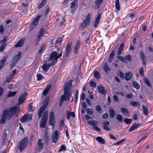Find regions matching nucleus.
Listing matches in <instances>:
<instances>
[{
	"label": "nucleus",
	"mask_w": 153,
	"mask_h": 153,
	"mask_svg": "<svg viewBox=\"0 0 153 153\" xmlns=\"http://www.w3.org/2000/svg\"><path fill=\"white\" fill-rule=\"evenodd\" d=\"M19 110L16 106H13L9 109L4 110L2 114L1 119L0 120V125L1 124L4 123L6 119L10 120L14 115L16 117H17L19 113Z\"/></svg>",
	"instance_id": "f257e3e1"
},
{
	"label": "nucleus",
	"mask_w": 153,
	"mask_h": 153,
	"mask_svg": "<svg viewBox=\"0 0 153 153\" xmlns=\"http://www.w3.org/2000/svg\"><path fill=\"white\" fill-rule=\"evenodd\" d=\"M72 81V80H70L64 85L63 89L64 92V95L61 96L60 100L63 102L64 101L66 100V99L67 98V97L69 100V98L71 96V88L72 86L71 83Z\"/></svg>",
	"instance_id": "f03ea898"
},
{
	"label": "nucleus",
	"mask_w": 153,
	"mask_h": 153,
	"mask_svg": "<svg viewBox=\"0 0 153 153\" xmlns=\"http://www.w3.org/2000/svg\"><path fill=\"white\" fill-rule=\"evenodd\" d=\"M49 100V97H47L43 102V105L40 108L38 113L39 118L41 117L42 114L45 111L47 108Z\"/></svg>",
	"instance_id": "7ed1b4c3"
},
{
	"label": "nucleus",
	"mask_w": 153,
	"mask_h": 153,
	"mask_svg": "<svg viewBox=\"0 0 153 153\" xmlns=\"http://www.w3.org/2000/svg\"><path fill=\"white\" fill-rule=\"evenodd\" d=\"M28 139L27 137H25L20 142L19 145V151L21 152L27 146Z\"/></svg>",
	"instance_id": "20e7f679"
},
{
	"label": "nucleus",
	"mask_w": 153,
	"mask_h": 153,
	"mask_svg": "<svg viewBox=\"0 0 153 153\" xmlns=\"http://www.w3.org/2000/svg\"><path fill=\"white\" fill-rule=\"evenodd\" d=\"M58 53L56 51H53L51 54L49 60L53 61L51 62V65H54L57 62L58 60Z\"/></svg>",
	"instance_id": "39448f33"
},
{
	"label": "nucleus",
	"mask_w": 153,
	"mask_h": 153,
	"mask_svg": "<svg viewBox=\"0 0 153 153\" xmlns=\"http://www.w3.org/2000/svg\"><path fill=\"white\" fill-rule=\"evenodd\" d=\"M91 17L90 13H88L86 17V18L84 20L83 23L81 25V27L82 29L84 30L89 25Z\"/></svg>",
	"instance_id": "423d86ee"
},
{
	"label": "nucleus",
	"mask_w": 153,
	"mask_h": 153,
	"mask_svg": "<svg viewBox=\"0 0 153 153\" xmlns=\"http://www.w3.org/2000/svg\"><path fill=\"white\" fill-rule=\"evenodd\" d=\"M48 111H46L42 118L40 124V127L42 128H45L46 126V122L48 119Z\"/></svg>",
	"instance_id": "0eeeda50"
},
{
	"label": "nucleus",
	"mask_w": 153,
	"mask_h": 153,
	"mask_svg": "<svg viewBox=\"0 0 153 153\" xmlns=\"http://www.w3.org/2000/svg\"><path fill=\"white\" fill-rule=\"evenodd\" d=\"M32 115L31 114H26L24 115L21 118V122L22 123L27 122L31 120Z\"/></svg>",
	"instance_id": "6e6552de"
},
{
	"label": "nucleus",
	"mask_w": 153,
	"mask_h": 153,
	"mask_svg": "<svg viewBox=\"0 0 153 153\" xmlns=\"http://www.w3.org/2000/svg\"><path fill=\"white\" fill-rule=\"evenodd\" d=\"M72 45V42H69L67 44L65 49L66 52L64 54L65 56L67 57L69 55L71 54L72 51V49L71 48Z\"/></svg>",
	"instance_id": "1a4fd4ad"
},
{
	"label": "nucleus",
	"mask_w": 153,
	"mask_h": 153,
	"mask_svg": "<svg viewBox=\"0 0 153 153\" xmlns=\"http://www.w3.org/2000/svg\"><path fill=\"white\" fill-rule=\"evenodd\" d=\"M41 17V16L39 15L35 18L30 25V30H32L35 27Z\"/></svg>",
	"instance_id": "9d476101"
},
{
	"label": "nucleus",
	"mask_w": 153,
	"mask_h": 153,
	"mask_svg": "<svg viewBox=\"0 0 153 153\" xmlns=\"http://www.w3.org/2000/svg\"><path fill=\"white\" fill-rule=\"evenodd\" d=\"M27 93L25 92L19 97L18 101V104L20 105L22 104L27 98Z\"/></svg>",
	"instance_id": "9b49d317"
},
{
	"label": "nucleus",
	"mask_w": 153,
	"mask_h": 153,
	"mask_svg": "<svg viewBox=\"0 0 153 153\" xmlns=\"http://www.w3.org/2000/svg\"><path fill=\"white\" fill-rule=\"evenodd\" d=\"M59 137V132L58 131H55L54 133L53 134L52 139V143H56Z\"/></svg>",
	"instance_id": "f8f14e48"
},
{
	"label": "nucleus",
	"mask_w": 153,
	"mask_h": 153,
	"mask_svg": "<svg viewBox=\"0 0 153 153\" xmlns=\"http://www.w3.org/2000/svg\"><path fill=\"white\" fill-rule=\"evenodd\" d=\"M8 58V55H6L0 61V70L4 67L5 62Z\"/></svg>",
	"instance_id": "ddd939ff"
},
{
	"label": "nucleus",
	"mask_w": 153,
	"mask_h": 153,
	"mask_svg": "<svg viewBox=\"0 0 153 153\" xmlns=\"http://www.w3.org/2000/svg\"><path fill=\"white\" fill-rule=\"evenodd\" d=\"M103 0H96L95 1V5L94 8L97 10L99 8L101 4L102 3Z\"/></svg>",
	"instance_id": "4468645a"
},
{
	"label": "nucleus",
	"mask_w": 153,
	"mask_h": 153,
	"mask_svg": "<svg viewBox=\"0 0 153 153\" xmlns=\"http://www.w3.org/2000/svg\"><path fill=\"white\" fill-rule=\"evenodd\" d=\"M98 90L99 92L101 93L102 95H104L107 93V91L105 88L102 86H100L98 87Z\"/></svg>",
	"instance_id": "2eb2a0df"
},
{
	"label": "nucleus",
	"mask_w": 153,
	"mask_h": 153,
	"mask_svg": "<svg viewBox=\"0 0 153 153\" xmlns=\"http://www.w3.org/2000/svg\"><path fill=\"white\" fill-rule=\"evenodd\" d=\"M76 42L77 43L75 45L74 48V51L75 53H76V54H77V52L79 51L81 45V44L79 43V41L77 40Z\"/></svg>",
	"instance_id": "dca6fc26"
},
{
	"label": "nucleus",
	"mask_w": 153,
	"mask_h": 153,
	"mask_svg": "<svg viewBox=\"0 0 153 153\" xmlns=\"http://www.w3.org/2000/svg\"><path fill=\"white\" fill-rule=\"evenodd\" d=\"M140 124H137L136 123L133 124L132 126L129 129V132L135 130L137 129L138 127L140 125Z\"/></svg>",
	"instance_id": "f3484780"
},
{
	"label": "nucleus",
	"mask_w": 153,
	"mask_h": 153,
	"mask_svg": "<svg viewBox=\"0 0 153 153\" xmlns=\"http://www.w3.org/2000/svg\"><path fill=\"white\" fill-rule=\"evenodd\" d=\"M25 39H22L19 42L16 44L15 47L16 48L20 47L24 45Z\"/></svg>",
	"instance_id": "a211bd4d"
},
{
	"label": "nucleus",
	"mask_w": 153,
	"mask_h": 153,
	"mask_svg": "<svg viewBox=\"0 0 153 153\" xmlns=\"http://www.w3.org/2000/svg\"><path fill=\"white\" fill-rule=\"evenodd\" d=\"M51 63L48 64H44L42 66V68L46 72L47 71L51 66L54 65H51Z\"/></svg>",
	"instance_id": "6ab92c4d"
},
{
	"label": "nucleus",
	"mask_w": 153,
	"mask_h": 153,
	"mask_svg": "<svg viewBox=\"0 0 153 153\" xmlns=\"http://www.w3.org/2000/svg\"><path fill=\"white\" fill-rule=\"evenodd\" d=\"M140 55L141 56V60L143 64L146 66V57L142 51H140Z\"/></svg>",
	"instance_id": "aec40b11"
},
{
	"label": "nucleus",
	"mask_w": 153,
	"mask_h": 153,
	"mask_svg": "<svg viewBox=\"0 0 153 153\" xmlns=\"http://www.w3.org/2000/svg\"><path fill=\"white\" fill-rule=\"evenodd\" d=\"M37 145L39 150L41 151L43 147V142H42L41 139H39L38 140Z\"/></svg>",
	"instance_id": "412c9836"
},
{
	"label": "nucleus",
	"mask_w": 153,
	"mask_h": 153,
	"mask_svg": "<svg viewBox=\"0 0 153 153\" xmlns=\"http://www.w3.org/2000/svg\"><path fill=\"white\" fill-rule=\"evenodd\" d=\"M51 84L48 85L46 87V88L44 89L43 92V95L45 96L48 93L49 90L51 88Z\"/></svg>",
	"instance_id": "4be33fe9"
},
{
	"label": "nucleus",
	"mask_w": 153,
	"mask_h": 153,
	"mask_svg": "<svg viewBox=\"0 0 153 153\" xmlns=\"http://www.w3.org/2000/svg\"><path fill=\"white\" fill-rule=\"evenodd\" d=\"M124 46V45L123 43L120 46L118 50L117 54L118 55H120L122 54L123 51Z\"/></svg>",
	"instance_id": "5701e85b"
},
{
	"label": "nucleus",
	"mask_w": 153,
	"mask_h": 153,
	"mask_svg": "<svg viewBox=\"0 0 153 153\" xmlns=\"http://www.w3.org/2000/svg\"><path fill=\"white\" fill-rule=\"evenodd\" d=\"M132 74L130 72H128L125 74V79L126 81L130 80L132 77Z\"/></svg>",
	"instance_id": "b1692460"
},
{
	"label": "nucleus",
	"mask_w": 153,
	"mask_h": 153,
	"mask_svg": "<svg viewBox=\"0 0 153 153\" xmlns=\"http://www.w3.org/2000/svg\"><path fill=\"white\" fill-rule=\"evenodd\" d=\"M94 76L95 78L97 79H100L101 78V74L98 71H95L94 72Z\"/></svg>",
	"instance_id": "393cba45"
},
{
	"label": "nucleus",
	"mask_w": 153,
	"mask_h": 153,
	"mask_svg": "<svg viewBox=\"0 0 153 153\" xmlns=\"http://www.w3.org/2000/svg\"><path fill=\"white\" fill-rule=\"evenodd\" d=\"M103 69L106 73H107L108 71H111L110 68L109 67L108 64L106 62H105L103 67Z\"/></svg>",
	"instance_id": "a878e982"
},
{
	"label": "nucleus",
	"mask_w": 153,
	"mask_h": 153,
	"mask_svg": "<svg viewBox=\"0 0 153 153\" xmlns=\"http://www.w3.org/2000/svg\"><path fill=\"white\" fill-rule=\"evenodd\" d=\"M70 117L74 118L75 117V114L74 112H71L70 111H68L67 113V118L68 120L69 119Z\"/></svg>",
	"instance_id": "bb28decb"
},
{
	"label": "nucleus",
	"mask_w": 153,
	"mask_h": 153,
	"mask_svg": "<svg viewBox=\"0 0 153 153\" xmlns=\"http://www.w3.org/2000/svg\"><path fill=\"white\" fill-rule=\"evenodd\" d=\"M22 53L20 52H19L13 58V59L14 60H15L17 62L18 60H19L21 57Z\"/></svg>",
	"instance_id": "cd10ccee"
},
{
	"label": "nucleus",
	"mask_w": 153,
	"mask_h": 153,
	"mask_svg": "<svg viewBox=\"0 0 153 153\" xmlns=\"http://www.w3.org/2000/svg\"><path fill=\"white\" fill-rule=\"evenodd\" d=\"M44 140L45 142V143L47 145L49 144V136L48 133L45 132L44 137Z\"/></svg>",
	"instance_id": "c85d7f7f"
},
{
	"label": "nucleus",
	"mask_w": 153,
	"mask_h": 153,
	"mask_svg": "<svg viewBox=\"0 0 153 153\" xmlns=\"http://www.w3.org/2000/svg\"><path fill=\"white\" fill-rule=\"evenodd\" d=\"M97 140L101 144H104L105 142L104 140L101 137H98L96 138Z\"/></svg>",
	"instance_id": "c756f323"
},
{
	"label": "nucleus",
	"mask_w": 153,
	"mask_h": 153,
	"mask_svg": "<svg viewBox=\"0 0 153 153\" xmlns=\"http://www.w3.org/2000/svg\"><path fill=\"white\" fill-rule=\"evenodd\" d=\"M115 55V51H113L111 52L108 59V61L109 62H111L112 60L113 59L114 56Z\"/></svg>",
	"instance_id": "7c9ffc66"
},
{
	"label": "nucleus",
	"mask_w": 153,
	"mask_h": 153,
	"mask_svg": "<svg viewBox=\"0 0 153 153\" xmlns=\"http://www.w3.org/2000/svg\"><path fill=\"white\" fill-rule=\"evenodd\" d=\"M109 112L110 117L111 118H113L116 114L115 111L112 109H111L109 110Z\"/></svg>",
	"instance_id": "2f4dec72"
},
{
	"label": "nucleus",
	"mask_w": 153,
	"mask_h": 153,
	"mask_svg": "<svg viewBox=\"0 0 153 153\" xmlns=\"http://www.w3.org/2000/svg\"><path fill=\"white\" fill-rule=\"evenodd\" d=\"M87 123L90 125L93 126H97L98 125V122L95 120L88 121Z\"/></svg>",
	"instance_id": "473e14b6"
},
{
	"label": "nucleus",
	"mask_w": 153,
	"mask_h": 153,
	"mask_svg": "<svg viewBox=\"0 0 153 153\" xmlns=\"http://www.w3.org/2000/svg\"><path fill=\"white\" fill-rule=\"evenodd\" d=\"M132 86L137 89H139L140 87V85L136 81L133 82Z\"/></svg>",
	"instance_id": "72a5a7b5"
},
{
	"label": "nucleus",
	"mask_w": 153,
	"mask_h": 153,
	"mask_svg": "<svg viewBox=\"0 0 153 153\" xmlns=\"http://www.w3.org/2000/svg\"><path fill=\"white\" fill-rule=\"evenodd\" d=\"M120 110L122 113L126 115L129 114V111L126 108H121Z\"/></svg>",
	"instance_id": "f704fd0d"
},
{
	"label": "nucleus",
	"mask_w": 153,
	"mask_h": 153,
	"mask_svg": "<svg viewBox=\"0 0 153 153\" xmlns=\"http://www.w3.org/2000/svg\"><path fill=\"white\" fill-rule=\"evenodd\" d=\"M17 92V91H14L13 92L10 91L8 94L7 97H14L16 95Z\"/></svg>",
	"instance_id": "c9c22d12"
},
{
	"label": "nucleus",
	"mask_w": 153,
	"mask_h": 153,
	"mask_svg": "<svg viewBox=\"0 0 153 153\" xmlns=\"http://www.w3.org/2000/svg\"><path fill=\"white\" fill-rule=\"evenodd\" d=\"M142 108L143 112L145 115H146L148 113V109L146 107L144 106V105L142 106Z\"/></svg>",
	"instance_id": "e433bc0d"
},
{
	"label": "nucleus",
	"mask_w": 153,
	"mask_h": 153,
	"mask_svg": "<svg viewBox=\"0 0 153 153\" xmlns=\"http://www.w3.org/2000/svg\"><path fill=\"white\" fill-rule=\"evenodd\" d=\"M144 82L146 84V85L148 86H149L150 87H152V85L151 84H150V82H149V80L148 79L146 78V77H145L144 78Z\"/></svg>",
	"instance_id": "4c0bfd02"
},
{
	"label": "nucleus",
	"mask_w": 153,
	"mask_h": 153,
	"mask_svg": "<svg viewBox=\"0 0 153 153\" xmlns=\"http://www.w3.org/2000/svg\"><path fill=\"white\" fill-rule=\"evenodd\" d=\"M65 150H66V146L65 145H62L61 146L60 148L58 151V152H60L62 151H65Z\"/></svg>",
	"instance_id": "58836bf2"
},
{
	"label": "nucleus",
	"mask_w": 153,
	"mask_h": 153,
	"mask_svg": "<svg viewBox=\"0 0 153 153\" xmlns=\"http://www.w3.org/2000/svg\"><path fill=\"white\" fill-rule=\"evenodd\" d=\"M116 118L117 120L120 122H122L123 120L122 116L120 114H118L116 115Z\"/></svg>",
	"instance_id": "ea45409f"
},
{
	"label": "nucleus",
	"mask_w": 153,
	"mask_h": 153,
	"mask_svg": "<svg viewBox=\"0 0 153 153\" xmlns=\"http://www.w3.org/2000/svg\"><path fill=\"white\" fill-rule=\"evenodd\" d=\"M55 122V118H50L49 123L50 125L53 126V124Z\"/></svg>",
	"instance_id": "a19ab883"
},
{
	"label": "nucleus",
	"mask_w": 153,
	"mask_h": 153,
	"mask_svg": "<svg viewBox=\"0 0 153 153\" xmlns=\"http://www.w3.org/2000/svg\"><path fill=\"white\" fill-rule=\"evenodd\" d=\"M28 108L30 111L33 112L34 111L35 108L32 105V104L30 103L28 106Z\"/></svg>",
	"instance_id": "79ce46f5"
},
{
	"label": "nucleus",
	"mask_w": 153,
	"mask_h": 153,
	"mask_svg": "<svg viewBox=\"0 0 153 153\" xmlns=\"http://www.w3.org/2000/svg\"><path fill=\"white\" fill-rule=\"evenodd\" d=\"M132 120L131 119H129L128 118H126L124 120V121L127 124H130L132 122Z\"/></svg>",
	"instance_id": "37998d69"
},
{
	"label": "nucleus",
	"mask_w": 153,
	"mask_h": 153,
	"mask_svg": "<svg viewBox=\"0 0 153 153\" xmlns=\"http://www.w3.org/2000/svg\"><path fill=\"white\" fill-rule=\"evenodd\" d=\"M130 105H131L135 106H137L140 105L139 103L137 101L132 102H130Z\"/></svg>",
	"instance_id": "c03bdc74"
},
{
	"label": "nucleus",
	"mask_w": 153,
	"mask_h": 153,
	"mask_svg": "<svg viewBox=\"0 0 153 153\" xmlns=\"http://www.w3.org/2000/svg\"><path fill=\"white\" fill-rule=\"evenodd\" d=\"M125 59L127 60L129 62H131L132 60L131 56L129 55H128L125 56Z\"/></svg>",
	"instance_id": "a18cd8bd"
},
{
	"label": "nucleus",
	"mask_w": 153,
	"mask_h": 153,
	"mask_svg": "<svg viewBox=\"0 0 153 153\" xmlns=\"http://www.w3.org/2000/svg\"><path fill=\"white\" fill-rule=\"evenodd\" d=\"M46 1H47V0H42L41 3L39 5L38 7V8L39 9H40L41 7H43V6L45 4Z\"/></svg>",
	"instance_id": "49530a36"
},
{
	"label": "nucleus",
	"mask_w": 153,
	"mask_h": 153,
	"mask_svg": "<svg viewBox=\"0 0 153 153\" xmlns=\"http://www.w3.org/2000/svg\"><path fill=\"white\" fill-rule=\"evenodd\" d=\"M126 139L124 138L123 139H122L119 141L116 142L114 144V145L115 146H117L119 145L121 143H123V142H124L125 141Z\"/></svg>",
	"instance_id": "de8ad7c7"
},
{
	"label": "nucleus",
	"mask_w": 153,
	"mask_h": 153,
	"mask_svg": "<svg viewBox=\"0 0 153 153\" xmlns=\"http://www.w3.org/2000/svg\"><path fill=\"white\" fill-rule=\"evenodd\" d=\"M17 63V62L16 61L13 60V61L11 63L10 65V68H12L15 66Z\"/></svg>",
	"instance_id": "09e8293b"
},
{
	"label": "nucleus",
	"mask_w": 153,
	"mask_h": 153,
	"mask_svg": "<svg viewBox=\"0 0 153 153\" xmlns=\"http://www.w3.org/2000/svg\"><path fill=\"white\" fill-rule=\"evenodd\" d=\"M101 17V14L99 13L97 16V17L95 22H96V23L98 24L100 22V19Z\"/></svg>",
	"instance_id": "8fccbe9b"
},
{
	"label": "nucleus",
	"mask_w": 153,
	"mask_h": 153,
	"mask_svg": "<svg viewBox=\"0 0 153 153\" xmlns=\"http://www.w3.org/2000/svg\"><path fill=\"white\" fill-rule=\"evenodd\" d=\"M117 57L118 59H119V60L124 62H125L126 61L125 57H124L122 56H117Z\"/></svg>",
	"instance_id": "3c124183"
},
{
	"label": "nucleus",
	"mask_w": 153,
	"mask_h": 153,
	"mask_svg": "<svg viewBox=\"0 0 153 153\" xmlns=\"http://www.w3.org/2000/svg\"><path fill=\"white\" fill-rule=\"evenodd\" d=\"M78 2V0H75L74 1H73L72 3H71V8H73L74 7H76V4Z\"/></svg>",
	"instance_id": "603ef678"
},
{
	"label": "nucleus",
	"mask_w": 153,
	"mask_h": 153,
	"mask_svg": "<svg viewBox=\"0 0 153 153\" xmlns=\"http://www.w3.org/2000/svg\"><path fill=\"white\" fill-rule=\"evenodd\" d=\"M96 110L100 113H102V109L100 106L97 105L96 106Z\"/></svg>",
	"instance_id": "864d4df0"
},
{
	"label": "nucleus",
	"mask_w": 153,
	"mask_h": 153,
	"mask_svg": "<svg viewBox=\"0 0 153 153\" xmlns=\"http://www.w3.org/2000/svg\"><path fill=\"white\" fill-rule=\"evenodd\" d=\"M118 75L120 76L122 79H124V75L123 73L120 71H119Z\"/></svg>",
	"instance_id": "5fc2aeb1"
},
{
	"label": "nucleus",
	"mask_w": 153,
	"mask_h": 153,
	"mask_svg": "<svg viewBox=\"0 0 153 153\" xmlns=\"http://www.w3.org/2000/svg\"><path fill=\"white\" fill-rule=\"evenodd\" d=\"M45 45H42L41 47L40 48V49H39V53L40 54L41 53H42L44 50L45 49Z\"/></svg>",
	"instance_id": "6e6d98bb"
},
{
	"label": "nucleus",
	"mask_w": 153,
	"mask_h": 153,
	"mask_svg": "<svg viewBox=\"0 0 153 153\" xmlns=\"http://www.w3.org/2000/svg\"><path fill=\"white\" fill-rule=\"evenodd\" d=\"M139 73L142 76L144 75V71L143 70V67H142L139 69Z\"/></svg>",
	"instance_id": "4d7b16f0"
},
{
	"label": "nucleus",
	"mask_w": 153,
	"mask_h": 153,
	"mask_svg": "<svg viewBox=\"0 0 153 153\" xmlns=\"http://www.w3.org/2000/svg\"><path fill=\"white\" fill-rule=\"evenodd\" d=\"M86 112L87 113L89 114H93V110L90 108H88L86 110Z\"/></svg>",
	"instance_id": "13d9d810"
},
{
	"label": "nucleus",
	"mask_w": 153,
	"mask_h": 153,
	"mask_svg": "<svg viewBox=\"0 0 153 153\" xmlns=\"http://www.w3.org/2000/svg\"><path fill=\"white\" fill-rule=\"evenodd\" d=\"M90 86L93 87L95 88L97 84L94 81H92L90 82Z\"/></svg>",
	"instance_id": "bf43d9fd"
},
{
	"label": "nucleus",
	"mask_w": 153,
	"mask_h": 153,
	"mask_svg": "<svg viewBox=\"0 0 153 153\" xmlns=\"http://www.w3.org/2000/svg\"><path fill=\"white\" fill-rule=\"evenodd\" d=\"M115 7L117 9L119 10L120 9V6L119 4V2H115Z\"/></svg>",
	"instance_id": "052dcab7"
},
{
	"label": "nucleus",
	"mask_w": 153,
	"mask_h": 153,
	"mask_svg": "<svg viewBox=\"0 0 153 153\" xmlns=\"http://www.w3.org/2000/svg\"><path fill=\"white\" fill-rule=\"evenodd\" d=\"M36 76L37 79L39 80H40L43 78V76L41 74H38Z\"/></svg>",
	"instance_id": "680f3d73"
},
{
	"label": "nucleus",
	"mask_w": 153,
	"mask_h": 153,
	"mask_svg": "<svg viewBox=\"0 0 153 153\" xmlns=\"http://www.w3.org/2000/svg\"><path fill=\"white\" fill-rule=\"evenodd\" d=\"M6 46V44H4L0 46V51L3 52L4 50V48Z\"/></svg>",
	"instance_id": "e2e57ef3"
},
{
	"label": "nucleus",
	"mask_w": 153,
	"mask_h": 153,
	"mask_svg": "<svg viewBox=\"0 0 153 153\" xmlns=\"http://www.w3.org/2000/svg\"><path fill=\"white\" fill-rule=\"evenodd\" d=\"M62 41V38L60 37L55 42L56 44H59L61 43Z\"/></svg>",
	"instance_id": "0e129e2a"
},
{
	"label": "nucleus",
	"mask_w": 153,
	"mask_h": 153,
	"mask_svg": "<svg viewBox=\"0 0 153 153\" xmlns=\"http://www.w3.org/2000/svg\"><path fill=\"white\" fill-rule=\"evenodd\" d=\"M93 128L95 130L99 132H100L101 131L99 127H97V126H93Z\"/></svg>",
	"instance_id": "69168bd1"
},
{
	"label": "nucleus",
	"mask_w": 153,
	"mask_h": 153,
	"mask_svg": "<svg viewBox=\"0 0 153 153\" xmlns=\"http://www.w3.org/2000/svg\"><path fill=\"white\" fill-rule=\"evenodd\" d=\"M7 41V37H4V39L3 40H1L0 41V43L2 44L3 45L4 44H6L5 43Z\"/></svg>",
	"instance_id": "338daca9"
},
{
	"label": "nucleus",
	"mask_w": 153,
	"mask_h": 153,
	"mask_svg": "<svg viewBox=\"0 0 153 153\" xmlns=\"http://www.w3.org/2000/svg\"><path fill=\"white\" fill-rule=\"evenodd\" d=\"M44 30L42 28H41L40 30V31L39 33V35L41 36H43L44 34Z\"/></svg>",
	"instance_id": "774afa93"
}]
</instances>
